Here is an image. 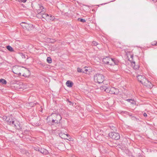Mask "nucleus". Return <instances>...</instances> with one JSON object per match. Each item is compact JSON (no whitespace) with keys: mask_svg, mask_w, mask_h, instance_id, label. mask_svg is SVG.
<instances>
[{"mask_svg":"<svg viewBox=\"0 0 157 157\" xmlns=\"http://www.w3.org/2000/svg\"><path fill=\"white\" fill-rule=\"evenodd\" d=\"M46 12V9L40 4L37 5V7L35 10V12L36 13V17L40 19H44L46 21L49 20L48 17L49 14L45 13Z\"/></svg>","mask_w":157,"mask_h":157,"instance_id":"1","label":"nucleus"},{"mask_svg":"<svg viewBox=\"0 0 157 157\" xmlns=\"http://www.w3.org/2000/svg\"><path fill=\"white\" fill-rule=\"evenodd\" d=\"M103 62L105 64L111 66L118 65L119 63L118 60L115 58H112L109 57H106L103 59Z\"/></svg>","mask_w":157,"mask_h":157,"instance_id":"2","label":"nucleus"},{"mask_svg":"<svg viewBox=\"0 0 157 157\" xmlns=\"http://www.w3.org/2000/svg\"><path fill=\"white\" fill-rule=\"evenodd\" d=\"M103 88V90H104V91L107 93H109L111 94H117L119 93V90L117 88L113 87L111 88L109 87L107 88L106 86L101 87Z\"/></svg>","mask_w":157,"mask_h":157,"instance_id":"3","label":"nucleus"},{"mask_svg":"<svg viewBox=\"0 0 157 157\" xmlns=\"http://www.w3.org/2000/svg\"><path fill=\"white\" fill-rule=\"evenodd\" d=\"M137 78L139 82H141L142 84H143L144 81V83L148 84L147 86L149 88H151L152 87V84H151V82H150L147 79L144 78L142 75H138L137 76Z\"/></svg>","mask_w":157,"mask_h":157,"instance_id":"4","label":"nucleus"},{"mask_svg":"<svg viewBox=\"0 0 157 157\" xmlns=\"http://www.w3.org/2000/svg\"><path fill=\"white\" fill-rule=\"evenodd\" d=\"M95 82L99 84L102 83L104 80L105 77L103 75L100 74H97L94 76Z\"/></svg>","mask_w":157,"mask_h":157,"instance_id":"5","label":"nucleus"},{"mask_svg":"<svg viewBox=\"0 0 157 157\" xmlns=\"http://www.w3.org/2000/svg\"><path fill=\"white\" fill-rule=\"evenodd\" d=\"M109 136L111 138L115 140H118L120 137L119 133L113 132L109 133Z\"/></svg>","mask_w":157,"mask_h":157,"instance_id":"6","label":"nucleus"},{"mask_svg":"<svg viewBox=\"0 0 157 157\" xmlns=\"http://www.w3.org/2000/svg\"><path fill=\"white\" fill-rule=\"evenodd\" d=\"M22 67L18 66H15L13 67L12 70L13 72L17 75H18L19 76L21 75V73L20 72V70Z\"/></svg>","mask_w":157,"mask_h":157,"instance_id":"7","label":"nucleus"},{"mask_svg":"<svg viewBox=\"0 0 157 157\" xmlns=\"http://www.w3.org/2000/svg\"><path fill=\"white\" fill-rule=\"evenodd\" d=\"M51 116H52L53 118L58 120V122L59 123L62 119V117L60 114L56 113H52Z\"/></svg>","mask_w":157,"mask_h":157,"instance_id":"8","label":"nucleus"},{"mask_svg":"<svg viewBox=\"0 0 157 157\" xmlns=\"http://www.w3.org/2000/svg\"><path fill=\"white\" fill-rule=\"evenodd\" d=\"M6 120L7 123L11 125H13L15 122L14 119H13L11 116H8L6 117Z\"/></svg>","mask_w":157,"mask_h":157,"instance_id":"9","label":"nucleus"},{"mask_svg":"<svg viewBox=\"0 0 157 157\" xmlns=\"http://www.w3.org/2000/svg\"><path fill=\"white\" fill-rule=\"evenodd\" d=\"M13 125H14V127L17 129L19 130L22 129V126L21 125V124L16 120H15V122Z\"/></svg>","mask_w":157,"mask_h":157,"instance_id":"10","label":"nucleus"},{"mask_svg":"<svg viewBox=\"0 0 157 157\" xmlns=\"http://www.w3.org/2000/svg\"><path fill=\"white\" fill-rule=\"evenodd\" d=\"M77 71L79 73L82 72L86 73L87 71H88V69L87 67H84L82 69L78 67L77 69Z\"/></svg>","mask_w":157,"mask_h":157,"instance_id":"11","label":"nucleus"},{"mask_svg":"<svg viewBox=\"0 0 157 157\" xmlns=\"http://www.w3.org/2000/svg\"><path fill=\"white\" fill-rule=\"evenodd\" d=\"M40 152L44 155H47L48 153L46 149L42 148H40Z\"/></svg>","mask_w":157,"mask_h":157,"instance_id":"12","label":"nucleus"},{"mask_svg":"<svg viewBox=\"0 0 157 157\" xmlns=\"http://www.w3.org/2000/svg\"><path fill=\"white\" fill-rule=\"evenodd\" d=\"M25 28L28 30H31L33 27V25L32 24H26L25 25Z\"/></svg>","mask_w":157,"mask_h":157,"instance_id":"13","label":"nucleus"},{"mask_svg":"<svg viewBox=\"0 0 157 157\" xmlns=\"http://www.w3.org/2000/svg\"><path fill=\"white\" fill-rule=\"evenodd\" d=\"M66 84L67 86L69 87H71L73 84V83L72 82L69 80L67 81Z\"/></svg>","mask_w":157,"mask_h":157,"instance_id":"14","label":"nucleus"},{"mask_svg":"<svg viewBox=\"0 0 157 157\" xmlns=\"http://www.w3.org/2000/svg\"><path fill=\"white\" fill-rule=\"evenodd\" d=\"M49 20H47V21H54L55 17L54 16L49 15V17H48Z\"/></svg>","mask_w":157,"mask_h":157,"instance_id":"15","label":"nucleus"},{"mask_svg":"<svg viewBox=\"0 0 157 157\" xmlns=\"http://www.w3.org/2000/svg\"><path fill=\"white\" fill-rule=\"evenodd\" d=\"M126 100L128 102H130L131 104H136V102L133 100L132 99H127Z\"/></svg>","mask_w":157,"mask_h":157,"instance_id":"16","label":"nucleus"},{"mask_svg":"<svg viewBox=\"0 0 157 157\" xmlns=\"http://www.w3.org/2000/svg\"><path fill=\"white\" fill-rule=\"evenodd\" d=\"M6 48L10 52H12L14 51L13 48L10 45L6 46Z\"/></svg>","mask_w":157,"mask_h":157,"instance_id":"17","label":"nucleus"},{"mask_svg":"<svg viewBox=\"0 0 157 157\" xmlns=\"http://www.w3.org/2000/svg\"><path fill=\"white\" fill-rule=\"evenodd\" d=\"M58 121L56 120V119H55L53 118L52 121V122L51 123L52 125L54 123L58 124L59 123L58 122Z\"/></svg>","mask_w":157,"mask_h":157,"instance_id":"18","label":"nucleus"},{"mask_svg":"<svg viewBox=\"0 0 157 157\" xmlns=\"http://www.w3.org/2000/svg\"><path fill=\"white\" fill-rule=\"evenodd\" d=\"M0 82L2 83L3 84H6V81L3 79H0Z\"/></svg>","mask_w":157,"mask_h":157,"instance_id":"19","label":"nucleus"},{"mask_svg":"<svg viewBox=\"0 0 157 157\" xmlns=\"http://www.w3.org/2000/svg\"><path fill=\"white\" fill-rule=\"evenodd\" d=\"M47 62L49 63H51L52 62V60L51 58L50 57H48L47 59Z\"/></svg>","mask_w":157,"mask_h":157,"instance_id":"20","label":"nucleus"},{"mask_svg":"<svg viewBox=\"0 0 157 157\" xmlns=\"http://www.w3.org/2000/svg\"><path fill=\"white\" fill-rule=\"evenodd\" d=\"M38 103L36 102V103H35L34 102H31L29 103V105L31 107H33L35 105H36V104H38Z\"/></svg>","mask_w":157,"mask_h":157,"instance_id":"21","label":"nucleus"},{"mask_svg":"<svg viewBox=\"0 0 157 157\" xmlns=\"http://www.w3.org/2000/svg\"><path fill=\"white\" fill-rule=\"evenodd\" d=\"M109 128L111 129L113 131H116V128L115 127L113 126L112 125L110 126Z\"/></svg>","mask_w":157,"mask_h":157,"instance_id":"22","label":"nucleus"},{"mask_svg":"<svg viewBox=\"0 0 157 157\" xmlns=\"http://www.w3.org/2000/svg\"><path fill=\"white\" fill-rule=\"evenodd\" d=\"M78 21L82 22L83 23L85 22L86 21L85 19L82 18H79L78 19Z\"/></svg>","mask_w":157,"mask_h":157,"instance_id":"23","label":"nucleus"},{"mask_svg":"<svg viewBox=\"0 0 157 157\" xmlns=\"http://www.w3.org/2000/svg\"><path fill=\"white\" fill-rule=\"evenodd\" d=\"M26 24H27V23L22 22L21 23V25L23 27V28H25V25H26Z\"/></svg>","mask_w":157,"mask_h":157,"instance_id":"24","label":"nucleus"},{"mask_svg":"<svg viewBox=\"0 0 157 157\" xmlns=\"http://www.w3.org/2000/svg\"><path fill=\"white\" fill-rule=\"evenodd\" d=\"M92 44L94 46H97L98 44L97 42H96L95 41H93V42H92Z\"/></svg>","mask_w":157,"mask_h":157,"instance_id":"25","label":"nucleus"},{"mask_svg":"<svg viewBox=\"0 0 157 157\" xmlns=\"http://www.w3.org/2000/svg\"><path fill=\"white\" fill-rule=\"evenodd\" d=\"M157 44V42L154 41V42H153L152 43L151 45H156V44Z\"/></svg>","mask_w":157,"mask_h":157,"instance_id":"26","label":"nucleus"},{"mask_svg":"<svg viewBox=\"0 0 157 157\" xmlns=\"http://www.w3.org/2000/svg\"><path fill=\"white\" fill-rule=\"evenodd\" d=\"M121 114H126V113H127V111H122L121 112Z\"/></svg>","mask_w":157,"mask_h":157,"instance_id":"27","label":"nucleus"},{"mask_svg":"<svg viewBox=\"0 0 157 157\" xmlns=\"http://www.w3.org/2000/svg\"><path fill=\"white\" fill-rule=\"evenodd\" d=\"M126 114L130 116H132V114L131 113H129L127 112V113H126Z\"/></svg>","mask_w":157,"mask_h":157,"instance_id":"28","label":"nucleus"},{"mask_svg":"<svg viewBox=\"0 0 157 157\" xmlns=\"http://www.w3.org/2000/svg\"><path fill=\"white\" fill-rule=\"evenodd\" d=\"M69 102V105H73V103L70 101L68 100H67Z\"/></svg>","mask_w":157,"mask_h":157,"instance_id":"29","label":"nucleus"},{"mask_svg":"<svg viewBox=\"0 0 157 157\" xmlns=\"http://www.w3.org/2000/svg\"><path fill=\"white\" fill-rule=\"evenodd\" d=\"M139 68V67L138 66H134V68L136 69H138Z\"/></svg>","mask_w":157,"mask_h":157,"instance_id":"30","label":"nucleus"},{"mask_svg":"<svg viewBox=\"0 0 157 157\" xmlns=\"http://www.w3.org/2000/svg\"><path fill=\"white\" fill-rule=\"evenodd\" d=\"M40 148H39L38 147H36L35 148V150L36 151H40Z\"/></svg>","mask_w":157,"mask_h":157,"instance_id":"31","label":"nucleus"},{"mask_svg":"<svg viewBox=\"0 0 157 157\" xmlns=\"http://www.w3.org/2000/svg\"><path fill=\"white\" fill-rule=\"evenodd\" d=\"M143 116L145 117H146L147 116V114H146V113H143Z\"/></svg>","mask_w":157,"mask_h":157,"instance_id":"32","label":"nucleus"},{"mask_svg":"<svg viewBox=\"0 0 157 157\" xmlns=\"http://www.w3.org/2000/svg\"><path fill=\"white\" fill-rule=\"evenodd\" d=\"M22 54V57L23 58H25V55L23 54V53H22L21 54Z\"/></svg>","mask_w":157,"mask_h":157,"instance_id":"33","label":"nucleus"},{"mask_svg":"<svg viewBox=\"0 0 157 157\" xmlns=\"http://www.w3.org/2000/svg\"><path fill=\"white\" fill-rule=\"evenodd\" d=\"M21 2H26L27 0H20Z\"/></svg>","mask_w":157,"mask_h":157,"instance_id":"34","label":"nucleus"},{"mask_svg":"<svg viewBox=\"0 0 157 157\" xmlns=\"http://www.w3.org/2000/svg\"><path fill=\"white\" fill-rule=\"evenodd\" d=\"M138 157H144V156L140 154L138 155Z\"/></svg>","mask_w":157,"mask_h":157,"instance_id":"35","label":"nucleus"},{"mask_svg":"<svg viewBox=\"0 0 157 157\" xmlns=\"http://www.w3.org/2000/svg\"><path fill=\"white\" fill-rule=\"evenodd\" d=\"M92 108L91 106L90 105H88L87 106V108Z\"/></svg>","mask_w":157,"mask_h":157,"instance_id":"36","label":"nucleus"},{"mask_svg":"<svg viewBox=\"0 0 157 157\" xmlns=\"http://www.w3.org/2000/svg\"><path fill=\"white\" fill-rule=\"evenodd\" d=\"M22 76H25V77H27V75H25V74H24L22 75Z\"/></svg>","mask_w":157,"mask_h":157,"instance_id":"37","label":"nucleus"},{"mask_svg":"<svg viewBox=\"0 0 157 157\" xmlns=\"http://www.w3.org/2000/svg\"><path fill=\"white\" fill-rule=\"evenodd\" d=\"M36 125H38V126H40V124H39V123H38V122L37 123H36Z\"/></svg>","mask_w":157,"mask_h":157,"instance_id":"38","label":"nucleus"},{"mask_svg":"<svg viewBox=\"0 0 157 157\" xmlns=\"http://www.w3.org/2000/svg\"><path fill=\"white\" fill-rule=\"evenodd\" d=\"M132 65H133V64H134V65H135V61H133V62H132Z\"/></svg>","mask_w":157,"mask_h":157,"instance_id":"39","label":"nucleus"},{"mask_svg":"<svg viewBox=\"0 0 157 157\" xmlns=\"http://www.w3.org/2000/svg\"><path fill=\"white\" fill-rule=\"evenodd\" d=\"M133 57V55H131V57L132 58Z\"/></svg>","mask_w":157,"mask_h":157,"instance_id":"40","label":"nucleus"},{"mask_svg":"<svg viewBox=\"0 0 157 157\" xmlns=\"http://www.w3.org/2000/svg\"><path fill=\"white\" fill-rule=\"evenodd\" d=\"M67 137H68L69 136V135L68 134H67L66 135Z\"/></svg>","mask_w":157,"mask_h":157,"instance_id":"41","label":"nucleus"},{"mask_svg":"<svg viewBox=\"0 0 157 157\" xmlns=\"http://www.w3.org/2000/svg\"><path fill=\"white\" fill-rule=\"evenodd\" d=\"M132 117H133V118H135V117H134V116Z\"/></svg>","mask_w":157,"mask_h":157,"instance_id":"42","label":"nucleus"},{"mask_svg":"<svg viewBox=\"0 0 157 157\" xmlns=\"http://www.w3.org/2000/svg\"><path fill=\"white\" fill-rule=\"evenodd\" d=\"M2 65V63H0V66L1 65Z\"/></svg>","mask_w":157,"mask_h":157,"instance_id":"43","label":"nucleus"},{"mask_svg":"<svg viewBox=\"0 0 157 157\" xmlns=\"http://www.w3.org/2000/svg\"><path fill=\"white\" fill-rule=\"evenodd\" d=\"M89 111H91V109Z\"/></svg>","mask_w":157,"mask_h":157,"instance_id":"44","label":"nucleus"},{"mask_svg":"<svg viewBox=\"0 0 157 157\" xmlns=\"http://www.w3.org/2000/svg\"><path fill=\"white\" fill-rule=\"evenodd\" d=\"M153 1H154L155 0H152Z\"/></svg>","mask_w":157,"mask_h":157,"instance_id":"45","label":"nucleus"}]
</instances>
